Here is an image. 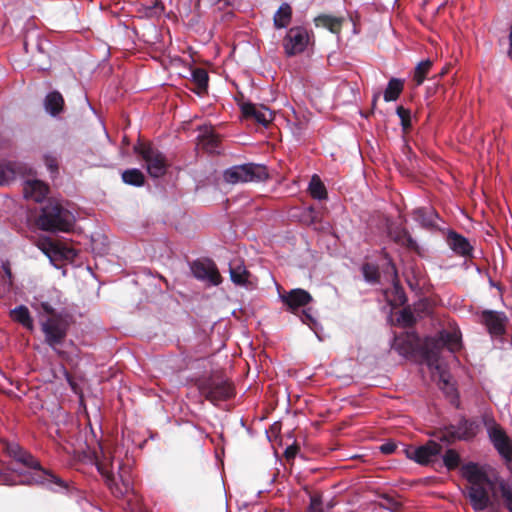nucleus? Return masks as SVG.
<instances>
[{
	"mask_svg": "<svg viewBox=\"0 0 512 512\" xmlns=\"http://www.w3.org/2000/svg\"><path fill=\"white\" fill-rule=\"evenodd\" d=\"M193 82L197 85L200 91H204L208 86V74L202 68L194 69L191 73Z\"/></svg>",
	"mask_w": 512,
	"mask_h": 512,
	"instance_id": "31",
	"label": "nucleus"
},
{
	"mask_svg": "<svg viewBox=\"0 0 512 512\" xmlns=\"http://www.w3.org/2000/svg\"><path fill=\"white\" fill-rule=\"evenodd\" d=\"M10 316L14 321L20 323L23 327L29 330H33V320L26 306L21 305L14 308L11 310Z\"/></svg>",
	"mask_w": 512,
	"mask_h": 512,
	"instance_id": "24",
	"label": "nucleus"
},
{
	"mask_svg": "<svg viewBox=\"0 0 512 512\" xmlns=\"http://www.w3.org/2000/svg\"><path fill=\"white\" fill-rule=\"evenodd\" d=\"M98 471L106 478L109 484L114 482V474L110 468V461L104 457L103 460H96Z\"/></svg>",
	"mask_w": 512,
	"mask_h": 512,
	"instance_id": "33",
	"label": "nucleus"
},
{
	"mask_svg": "<svg viewBox=\"0 0 512 512\" xmlns=\"http://www.w3.org/2000/svg\"><path fill=\"white\" fill-rule=\"evenodd\" d=\"M492 486L491 484H482L477 486H470L468 490V497L472 503V506L477 511L485 510L489 503V495L488 488Z\"/></svg>",
	"mask_w": 512,
	"mask_h": 512,
	"instance_id": "11",
	"label": "nucleus"
},
{
	"mask_svg": "<svg viewBox=\"0 0 512 512\" xmlns=\"http://www.w3.org/2000/svg\"><path fill=\"white\" fill-rule=\"evenodd\" d=\"M5 274L8 276V278L11 277V272H10V269L8 267H5Z\"/></svg>",
	"mask_w": 512,
	"mask_h": 512,
	"instance_id": "50",
	"label": "nucleus"
},
{
	"mask_svg": "<svg viewBox=\"0 0 512 512\" xmlns=\"http://www.w3.org/2000/svg\"><path fill=\"white\" fill-rule=\"evenodd\" d=\"M462 474L468 480L470 486L491 484L484 470L475 463H469L462 467Z\"/></svg>",
	"mask_w": 512,
	"mask_h": 512,
	"instance_id": "16",
	"label": "nucleus"
},
{
	"mask_svg": "<svg viewBox=\"0 0 512 512\" xmlns=\"http://www.w3.org/2000/svg\"><path fill=\"white\" fill-rule=\"evenodd\" d=\"M9 454L19 463L25 465L28 468L37 469L39 468V463L34 459V457L23 450L18 445H11L9 448Z\"/></svg>",
	"mask_w": 512,
	"mask_h": 512,
	"instance_id": "21",
	"label": "nucleus"
},
{
	"mask_svg": "<svg viewBox=\"0 0 512 512\" xmlns=\"http://www.w3.org/2000/svg\"><path fill=\"white\" fill-rule=\"evenodd\" d=\"M432 66V62L430 60H425L420 62L415 68L414 79L418 85L422 84L426 74L430 70Z\"/></svg>",
	"mask_w": 512,
	"mask_h": 512,
	"instance_id": "34",
	"label": "nucleus"
},
{
	"mask_svg": "<svg viewBox=\"0 0 512 512\" xmlns=\"http://www.w3.org/2000/svg\"><path fill=\"white\" fill-rule=\"evenodd\" d=\"M37 247L51 260L58 257L65 259H72L76 253L71 248L62 247L60 244L54 242L50 238H41L37 242Z\"/></svg>",
	"mask_w": 512,
	"mask_h": 512,
	"instance_id": "9",
	"label": "nucleus"
},
{
	"mask_svg": "<svg viewBox=\"0 0 512 512\" xmlns=\"http://www.w3.org/2000/svg\"><path fill=\"white\" fill-rule=\"evenodd\" d=\"M309 512H322L321 503L317 498H311Z\"/></svg>",
	"mask_w": 512,
	"mask_h": 512,
	"instance_id": "44",
	"label": "nucleus"
},
{
	"mask_svg": "<svg viewBox=\"0 0 512 512\" xmlns=\"http://www.w3.org/2000/svg\"><path fill=\"white\" fill-rule=\"evenodd\" d=\"M442 446L435 441H428L421 446H408L405 449L407 458L421 465H427L433 462L441 453Z\"/></svg>",
	"mask_w": 512,
	"mask_h": 512,
	"instance_id": "6",
	"label": "nucleus"
},
{
	"mask_svg": "<svg viewBox=\"0 0 512 512\" xmlns=\"http://www.w3.org/2000/svg\"><path fill=\"white\" fill-rule=\"evenodd\" d=\"M63 105L64 99L57 91L49 93L45 98V109L51 115H56L61 112Z\"/></svg>",
	"mask_w": 512,
	"mask_h": 512,
	"instance_id": "25",
	"label": "nucleus"
},
{
	"mask_svg": "<svg viewBox=\"0 0 512 512\" xmlns=\"http://www.w3.org/2000/svg\"><path fill=\"white\" fill-rule=\"evenodd\" d=\"M279 298L291 312L296 311L312 301L310 293L300 288L292 289L286 294H280Z\"/></svg>",
	"mask_w": 512,
	"mask_h": 512,
	"instance_id": "10",
	"label": "nucleus"
},
{
	"mask_svg": "<svg viewBox=\"0 0 512 512\" xmlns=\"http://www.w3.org/2000/svg\"><path fill=\"white\" fill-rule=\"evenodd\" d=\"M426 361H427L429 368L432 371H435V372H433V376H435L437 374L440 381H442L444 384H448L449 374L447 373L445 367L439 361V359L434 355H427Z\"/></svg>",
	"mask_w": 512,
	"mask_h": 512,
	"instance_id": "26",
	"label": "nucleus"
},
{
	"mask_svg": "<svg viewBox=\"0 0 512 512\" xmlns=\"http://www.w3.org/2000/svg\"><path fill=\"white\" fill-rule=\"evenodd\" d=\"M43 162L52 176L58 174L59 160L55 153L48 152L43 155Z\"/></svg>",
	"mask_w": 512,
	"mask_h": 512,
	"instance_id": "32",
	"label": "nucleus"
},
{
	"mask_svg": "<svg viewBox=\"0 0 512 512\" xmlns=\"http://www.w3.org/2000/svg\"><path fill=\"white\" fill-rule=\"evenodd\" d=\"M364 278L368 282H376L379 276L378 269L373 264H365L362 267Z\"/></svg>",
	"mask_w": 512,
	"mask_h": 512,
	"instance_id": "38",
	"label": "nucleus"
},
{
	"mask_svg": "<svg viewBox=\"0 0 512 512\" xmlns=\"http://www.w3.org/2000/svg\"><path fill=\"white\" fill-rule=\"evenodd\" d=\"M66 377H67V380H68L69 384L71 385V387L75 390V386L67 373H66Z\"/></svg>",
	"mask_w": 512,
	"mask_h": 512,
	"instance_id": "49",
	"label": "nucleus"
},
{
	"mask_svg": "<svg viewBox=\"0 0 512 512\" xmlns=\"http://www.w3.org/2000/svg\"><path fill=\"white\" fill-rule=\"evenodd\" d=\"M13 471H14V472H17V473H19V474H22V472H21V471H19V470H18V469H16V468H13Z\"/></svg>",
	"mask_w": 512,
	"mask_h": 512,
	"instance_id": "53",
	"label": "nucleus"
},
{
	"mask_svg": "<svg viewBox=\"0 0 512 512\" xmlns=\"http://www.w3.org/2000/svg\"><path fill=\"white\" fill-rule=\"evenodd\" d=\"M447 242L449 247L460 256H468L472 251V246L468 240L455 232L448 234Z\"/></svg>",
	"mask_w": 512,
	"mask_h": 512,
	"instance_id": "19",
	"label": "nucleus"
},
{
	"mask_svg": "<svg viewBox=\"0 0 512 512\" xmlns=\"http://www.w3.org/2000/svg\"><path fill=\"white\" fill-rule=\"evenodd\" d=\"M134 151L141 155L151 177L158 178L165 174L167 160L158 149L151 145L139 144L134 147Z\"/></svg>",
	"mask_w": 512,
	"mask_h": 512,
	"instance_id": "4",
	"label": "nucleus"
},
{
	"mask_svg": "<svg viewBox=\"0 0 512 512\" xmlns=\"http://www.w3.org/2000/svg\"><path fill=\"white\" fill-rule=\"evenodd\" d=\"M310 194L316 199H323L326 197V189L317 175H313L309 184Z\"/></svg>",
	"mask_w": 512,
	"mask_h": 512,
	"instance_id": "29",
	"label": "nucleus"
},
{
	"mask_svg": "<svg viewBox=\"0 0 512 512\" xmlns=\"http://www.w3.org/2000/svg\"><path fill=\"white\" fill-rule=\"evenodd\" d=\"M395 449L396 444L393 442H388L380 446V451L384 454H392L395 451Z\"/></svg>",
	"mask_w": 512,
	"mask_h": 512,
	"instance_id": "41",
	"label": "nucleus"
},
{
	"mask_svg": "<svg viewBox=\"0 0 512 512\" xmlns=\"http://www.w3.org/2000/svg\"><path fill=\"white\" fill-rule=\"evenodd\" d=\"M33 482V480H22L21 483H24V484H31Z\"/></svg>",
	"mask_w": 512,
	"mask_h": 512,
	"instance_id": "51",
	"label": "nucleus"
},
{
	"mask_svg": "<svg viewBox=\"0 0 512 512\" xmlns=\"http://www.w3.org/2000/svg\"><path fill=\"white\" fill-rule=\"evenodd\" d=\"M50 477L55 481V483L59 484L60 486H62V481L58 478H56L55 476L53 475H50Z\"/></svg>",
	"mask_w": 512,
	"mask_h": 512,
	"instance_id": "48",
	"label": "nucleus"
},
{
	"mask_svg": "<svg viewBox=\"0 0 512 512\" xmlns=\"http://www.w3.org/2000/svg\"><path fill=\"white\" fill-rule=\"evenodd\" d=\"M143 6L150 11L151 15H160L164 11L161 0H144Z\"/></svg>",
	"mask_w": 512,
	"mask_h": 512,
	"instance_id": "37",
	"label": "nucleus"
},
{
	"mask_svg": "<svg viewBox=\"0 0 512 512\" xmlns=\"http://www.w3.org/2000/svg\"><path fill=\"white\" fill-rule=\"evenodd\" d=\"M25 167L17 162H0V185L8 184L16 178L17 175L24 173Z\"/></svg>",
	"mask_w": 512,
	"mask_h": 512,
	"instance_id": "18",
	"label": "nucleus"
},
{
	"mask_svg": "<svg viewBox=\"0 0 512 512\" xmlns=\"http://www.w3.org/2000/svg\"><path fill=\"white\" fill-rule=\"evenodd\" d=\"M198 144L209 153L217 151L218 137L215 135L212 126L204 125L199 128Z\"/></svg>",
	"mask_w": 512,
	"mask_h": 512,
	"instance_id": "17",
	"label": "nucleus"
},
{
	"mask_svg": "<svg viewBox=\"0 0 512 512\" xmlns=\"http://www.w3.org/2000/svg\"><path fill=\"white\" fill-rule=\"evenodd\" d=\"M499 488L506 508L512 512V487L505 482H501Z\"/></svg>",
	"mask_w": 512,
	"mask_h": 512,
	"instance_id": "35",
	"label": "nucleus"
},
{
	"mask_svg": "<svg viewBox=\"0 0 512 512\" xmlns=\"http://www.w3.org/2000/svg\"><path fill=\"white\" fill-rule=\"evenodd\" d=\"M122 180L126 184L140 187L144 184V174L136 168L128 169L122 173Z\"/></svg>",
	"mask_w": 512,
	"mask_h": 512,
	"instance_id": "28",
	"label": "nucleus"
},
{
	"mask_svg": "<svg viewBox=\"0 0 512 512\" xmlns=\"http://www.w3.org/2000/svg\"><path fill=\"white\" fill-rule=\"evenodd\" d=\"M292 20V9L289 4L283 3L273 17L276 29L286 28Z\"/></svg>",
	"mask_w": 512,
	"mask_h": 512,
	"instance_id": "23",
	"label": "nucleus"
},
{
	"mask_svg": "<svg viewBox=\"0 0 512 512\" xmlns=\"http://www.w3.org/2000/svg\"><path fill=\"white\" fill-rule=\"evenodd\" d=\"M191 269L195 278L199 280L206 281L212 285H219L222 281L216 265L211 261L194 262Z\"/></svg>",
	"mask_w": 512,
	"mask_h": 512,
	"instance_id": "8",
	"label": "nucleus"
},
{
	"mask_svg": "<svg viewBox=\"0 0 512 512\" xmlns=\"http://www.w3.org/2000/svg\"><path fill=\"white\" fill-rule=\"evenodd\" d=\"M40 307L47 316L41 319V328L45 336V341L60 356L64 353L58 350L57 346L65 339L68 329V322L61 315L56 313V308L48 302H41Z\"/></svg>",
	"mask_w": 512,
	"mask_h": 512,
	"instance_id": "1",
	"label": "nucleus"
},
{
	"mask_svg": "<svg viewBox=\"0 0 512 512\" xmlns=\"http://www.w3.org/2000/svg\"><path fill=\"white\" fill-rule=\"evenodd\" d=\"M223 177L229 184H239L265 180L268 173L265 166L249 163L228 168Z\"/></svg>",
	"mask_w": 512,
	"mask_h": 512,
	"instance_id": "3",
	"label": "nucleus"
},
{
	"mask_svg": "<svg viewBox=\"0 0 512 512\" xmlns=\"http://www.w3.org/2000/svg\"><path fill=\"white\" fill-rule=\"evenodd\" d=\"M397 115L401 119V125L403 127V130H407L411 126L410 111L402 106H399L397 108Z\"/></svg>",
	"mask_w": 512,
	"mask_h": 512,
	"instance_id": "40",
	"label": "nucleus"
},
{
	"mask_svg": "<svg viewBox=\"0 0 512 512\" xmlns=\"http://www.w3.org/2000/svg\"><path fill=\"white\" fill-rule=\"evenodd\" d=\"M242 112L246 117L253 118L264 126L271 123L274 118L272 111L263 105L244 104L242 106Z\"/></svg>",
	"mask_w": 512,
	"mask_h": 512,
	"instance_id": "14",
	"label": "nucleus"
},
{
	"mask_svg": "<svg viewBox=\"0 0 512 512\" xmlns=\"http://www.w3.org/2000/svg\"><path fill=\"white\" fill-rule=\"evenodd\" d=\"M343 22L344 18L342 17H335L326 14L319 15L314 19V23L317 27L326 28L334 34L340 33Z\"/></svg>",
	"mask_w": 512,
	"mask_h": 512,
	"instance_id": "20",
	"label": "nucleus"
},
{
	"mask_svg": "<svg viewBox=\"0 0 512 512\" xmlns=\"http://www.w3.org/2000/svg\"><path fill=\"white\" fill-rule=\"evenodd\" d=\"M402 243L411 249H416V247H417L416 241L414 239H412V237L410 235H408L407 233H404Z\"/></svg>",
	"mask_w": 512,
	"mask_h": 512,
	"instance_id": "42",
	"label": "nucleus"
},
{
	"mask_svg": "<svg viewBox=\"0 0 512 512\" xmlns=\"http://www.w3.org/2000/svg\"><path fill=\"white\" fill-rule=\"evenodd\" d=\"M229 272L231 281L235 285L244 287H250L253 285L251 274L247 271L241 260L235 259L230 262Z\"/></svg>",
	"mask_w": 512,
	"mask_h": 512,
	"instance_id": "15",
	"label": "nucleus"
},
{
	"mask_svg": "<svg viewBox=\"0 0 512 512\" xmlns=\"http://www.w3.org/2000/svg\"><path fill=\"white\" fill-rule=\"evenodd\" d=\"M4 483H5L6 485H14V484H15V482H10V481H8L7 479H5V480H4Z\"/></svg>",
	"mask_w": 512,
	"mask_h": 512,
	"instance_id": "52",
	"label": "nucleus"
},
{
	"mask_svg": "<svg viewBox=\"0 0 512 512\" xmlns=\"http://www.w3.org/2000/svg\"><path fill=\"white\" fill-rule=\"evenodd\" d=\"M75 222L74 215L58 203H49L42 209L38 225L46 231L68 232Z\"/></svg>",
	"mask_w": 512,
	"mask_h": 512,
	"instance_id": "2",
	"label": "nucleus"
},
{
	"mask_svg": "<svg viewBox=\"0 0 512 512\" xmlns=\"http://www.w3.org/2000/svg\"><path fill=\"white\" fill-rule=\"evenodd\" d=\"M310 36L306 28L296 26L290 28L283 39V48L288 56L302 53L308 46Z\"/></svg>",
	"mask_w": 512,
	"mask_h": 512,
	"instance_id": "5",
	"label": "nucleus"
},
{
	"mask_svg": "<svg viewBox=\"0 0 512 512\" xmlns=\"http://www.w3.org/2000/svg\"><path fill=\"white\" fill-rule=\"evenodd\" d=\"M403 81L397 78H392L384 92V100L387 102L395 101L403 90Z\"/></svg>",
	"mask_w": 512,
	"mask_h": 512,
	"instance_id": "27",
	"label": "nucleus"
},
{
	"mask_svg": "<svg viewBox=\"0 0 512 512\" xmlns=\"http://www.w3.org/2000/svg\"><path fill=\"white\" fill-rule=\"evenodd\" d=\"M49 191V187L41 180H26L23 185V193L26 199L34 202H41L45 199Z\"/></svg>",
	"mask_w": 512,
	"mask_h": 512,
	"instance_id": "12",
	"label": "nucleus"
},
{
	"mask_svg": "<svg viewBox=\"0 0 512 512\" xmlns=\"http://www.w3.org/2000/svg\"><path fill=\"white\" fill-rule=\"evenodd\" d=\"M507 55L510 59H512V25H511L510 33H509V49H508Z\"/></svg>",
	"mask_w": 512,
	"mask_h": 512,
	"instance_id": "46",
	"label": "nucleus"
},
{
	"mask_svg": "<svg viewBox=\"0 0 512 512\" xmlns=\"http://www.w3.org/2000/svg\"><path fill=\"white\" fill-rule=\"evenodd\" d=\"M491 442L499 454L506 460L512 459V441L499 425H492L488 428Z\"/></svg>",
	"mask_w": 512,
	"mask_h": 512,
	"instance_id": "7",
	"label": "nucleus"
},
{
	"mask_svg": "<svg viewBox=\"0 0 512 512\" xmlns=\"http://www.w3.org/2000/svg\"><path fill=\"white\" fill-rule=\"evenodd\" d=\"M415 217L419 220L424 226H435L437 214L430 210L424 211L423 209H417L415 211Z\"/></svg>",
	"mask_w": 512,
	"mask_h": 512,
	"instance_id": "30",
	"label": "nucleus"
},
{
	"mask_svg": "<svg viewBox=\"0 0 512 512\" xmlns=\"http://www.w3.org/2000/svg\"><path fill=\"white\" fill-rule=\"evenodd\" d=\"M481 319L491 335L499 336L504 333L507 319L503 313L485 311Z\"/></svg>",
	"mask_w": 512,
	"mask_h": 512,
	"instance_id": "13",
	"label": "nucleus"
},
{
	"mask_svg": "<svg viewBox=\"0 0 512 512\" xmlns=\"http://www.w3.org/2000/svg\"><path fill=\"white\" fill-rule=\"evenodd\" d=\"M440 341L449 351L455 352L461 347V334L456 328L444 330L440 333Z\"/></svg>",
	"mask_w": 512,
	"mask_h": 512,
	"instance_id": "22",
	"label": "nucleus"
},
{
	"mask_svg": "<svg viewBox=\"0 0 512 512\" xmlns=\"http://www.w3.org/2000/svg\"><path fill=\"white\" fill-rule=\"evenodd\" d=\"M443 461L448 469H454L459 465L460 458L456 451L448 450L443 456Z\"/></svg>",
	"mask_w": 512,
	"mask_h": 512,
	"instance_id": "36",
	"label": "nucleus"
},
{
	"mask_svg": "<svg viewBox=\"0 0 512 512\" xmlns=\"http://www.w3.org/2000/svg\"><path fill=\"white\" fill-rule=\"evenodd\" d=\"M232 394L231 388L227 385H222L216 387L213 391H211V399L216 398H229Z\"/></svg>",
	"mask_w": 512,
	"mask_h": 512,
	"instance_id": "39",
	"label": "nucleus"
},
{
	"mask_svg": "<svg viewBox=\"0 0 512 512\" xmlns=\"http://www.w3.org/2000/svg\"><path fill=\"white\" fill-rule=\"evenodd\" d=\"M401 320L405 325H411L413 322V316L409 311L403 310L401 313Z\"/></svg>",
	"mask_w": 512,
	"mask_h": 512,
	"instance_id": "43",
	"label": "nucleus"
},
{
	"mask_svg": "<svg viewBox=\"0 0 512 512\" xmlns=\"http://www.w3.org/2000/svg\"><path fill=\"white\" fill-rule=\"evenodd\" d=\"M119 477L122 479L123 481V484H124V489H117L115 493H117L118 495H123L125 494L126 492H128L129 490V483L126 482L124 479H123V476L121 474H119Z\"/></svg>",
	"mask_w": 512,
	"mask_h": 512,
	"instance_id": "45",
	"label": "nucleus"
},
{
	"mask_svg": "<svg viewBox=\"0 0 512 512\" xmlns=\"http://www.w3.org/2000/svg\"><path fill=\"white\" fill-rule=\"evenodd\" d=\"M296 453V448L294 447H288L285 451V454L288 458L293 457Z\"/></svg>",
	"mask_w": 512,
	"mask_h": 512,
	"instance_id": "47",
	"label": "nucleus"
}]
</instances>
